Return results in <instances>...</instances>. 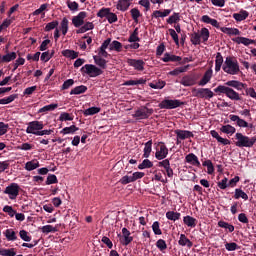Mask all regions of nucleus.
Returning <instances> with one entry per match:
<instances>
[{"label": "nucleus", "instance_id": "nucleus-9", "mask_svg": "<svg viewBox=\"0 0 256 256\" xmlns=\"http://www.w3.org/2000/svg\"><path fill=\"white\" fill-rule=\"evenodd\" d=\"M168 155L169 148H167L165 143L159 142L156 147L155 158L158 159V161H163V159H166Z\"/></svg>", "mask_w": 256, "mask_h": 256}, {"label": "nucleus", "instance_id": "nucleus-7", "mask_svg": "<svg viewBox=\"0 0 256 256\" xmlns=\"http://www.w3.org/2000/svg\"><path fill=\"white\" fill-rule=\"evenodd\" d=\"M44 125L41 121H32L28 123V126L26 128V133L28 135H39V132L43 129Z\"/></svg>", "mask_w": 256, "mask_h": 256}, {"label": "nucleus", "instance_id": "nucleus-23", "mask_svg": "<svg viewBox=\"0 0 256 256\" xmlns=\"http://www.w3.org/2000/svg\"><path fill=\"white\" fill-rule=\"evenodd\" d=\"M17 59V53L10 52L6 55L2 56L0 55V63H11V61H15Z\"/></svg>", "mask_w": 256, "mask_h": 256}, {"label": "nucleus", "instance_id": "nucleus-51", "mask_svg": "<svg viewBox=\"0 0 256 256\" xmlns=\"http://www.w3.org/2000/svg\"><path fill=\"white\" fill-rule=\"evenodd\" d=\"M0 255L1 256H15V255H17V252L15 251V248L0 249Z\"/></svg>", "mask_w": 256, "mask_h": 256}, {"label": "nucleus", "instance_id": "nucleus-3", "mask_svg": "<svg viewBox=\"0 0 256 256\" xmlns=\"http://www.w3.org/2000/svg\"><path fill=\"white\" fill-rule=\"evenodd\" d=\"M235 139H236V142H235L236 147H240V148L241 147L251 148L256 143V136L249 137L239 132L235 134Z\"/></svg>", "mask_w": 256, "mask_h": 256}, {"label": "nucleus", "instance_id": "nucleus-37", "mask_svg": "<svg viewBox=\"0 0 256 256\" xmlns=\"http://www.w3.org/2000/svg\"><path fill=\"white\" fill-rule=\"evenodd\" d=\"M188 69H189V65L181 66V67L175 68L174 70L170 71L168 73V75H172L173 77H177V75H181V73L187 72Z\"/></svg>", "mask_w": 256, "mask_h": 256}, {"label": "nucleus", "instance_id": "nucleus-10", "mask_svg": "<svg viewBox=\"0 0 256 256\" xmlns=\"http://www.w3.org/2000/svg\"><path fill=\"white\" fill-rule=\"evenodd\" d=\"M181 105H185V102H181V100H169L165 99L159 104L160 109H177V107H181Z\"/></svg>", "mask_w": 256, "mask_h": 256}, {"label": "nucleus", "instance_id": "nucleus-13", "mask_svg": "<svg viewBox=\"0 0 256 256\" xmlns=\"http://www.w3.org/2000/svg\"><path fill=\"white\" fill-rule=\"evenodd\" d=\"M229 119H230V121H233L234 123H236V125L240 128H247V127H250V129L253 128V124L249 125V123L247 121L241 119L238 115L231 114L229 116Z\"/></svg>", "mask_w": 256, "mask_h": 256}, {"label": "nucleus", "instance_id": "nucleus-28", "mask_svg": "<svg viewBox=\"0 0 256 256\" xmlns=\"http://www.w3.org/2000/svg\"><path fill=\"white\" fill-rule=\"evenodd\" d=\"M234 41L238 45H245L246 47L249 45H254L255 43V40L245 38V37H237L236 39H234Z\"/></svg>", "mask_w": 256, "mask_h": 256}, {"label": "nucleus", "instance_id": "nucleus-26", "mask_svg": "<svg viewBox=\"0 0 256 256\" xmlns=\"http://www.w3.org/2000/svg\"><path fill=\"white\" fill-rule=\"evenodd\" d=\"M169 15H171V9H165L164 11L155 10L152 13V18L159 19V17H169Z\"/></svg>", "mask_w": 256, "mask_h": 256}, {"label": "nucleus", "instance_id": "nucleus-42", "mask_svg": "<svg viewBox=\"0 0 256 256\" xmlns=\"http://www.w3.org/2000/svg\"><path fill=\"white\" fill-rule=\"evenodd\" d=\"M234 198L235 199H243L244 201H247L249 199V196L247 195V193H245V191L237 188L235 190Z\"/></svg>", "mask_w": 256, "mask_h": 256}, {"label": "nucleus", "instance_id": "nucleus-32", "mask_svg": "<svg viewBox=\"0 0 256 256\" xmlns=\"http://www.w3.org/2000/svg\"><path fill=\"white\" fill-rule=\"evenodd\" d=\"M60 31L62 35H67L69 31V19L67 17H64L60 23Z\"/></svg>", "mask_w": 256, "mask_h": 256}, {"label": "nucleus", "instance_id": "nucleus-61", "mask_svg": "<svg viewBox=\"0 0 256 256\" xmlns=\"http://www.w3.org/2000/svg\"><path fill=\"white\" fill-rule=\"evenodd\" d=\"M152 230H153V233L155 235H163V232L161 231V227H160L159 221H155L152 224Z\"/></svg>", "mask_w": 256, "mask_h": 256}, {"label": "nucleus", "instance_id": "nucleus-49", "mask_svg": "<svg viewBox=\"0 0 256 256\" xmlns=\"http://www.w3.org/2000/svg\"><path fill=\"white\" fill-rule=\"evenodd\" d=\"M218 226L221 227L222 229H228L229 233H233L235 231V226L225 221H219Z\"/></svg>", "mask_w": 256, "mask_h": 256}, {"label": "nucleus", "instance_id": "nucleus-60", "mask_svg": "<svg viewBox=\"0 0 256 256\" xmlns=\"http://www.w3.org/2000/svg\"><path fill=\"white\" fill-rule=\"evenodd\" d=\"M57 107H59L58 104L46 105V106L42 107V108L39 110V113H45V112H47V111H55V109H57Z\"/></svg>", "mask_w": 256, "mask_h": 256}, {"label": "nucleus", "instance_id": "nucleus-20", "mask_svg": "<svg viewBox=\"0 0 256 256\" xmlns=\"http://www.w3.org/2000/svg\"><path fill=\"white\" fill-rule=\"evenodd\" d=\"M212 77H213V70H211V69L207 70L204 73L202 79L198 82V85L200 87H205V85H207V83H209V81H211Z\"/></svg>", "mask_w": 256, "mask_h": 256}, {"label": "nucleus", "instance_id": "nucleus-25", "mask_svg": "<svg viewBox=\"0 0 256 256\" xmlns=\"http://www.w3.org/2000/svg\"><path fill=\"white\" fill-rule=\"evenodd\" d=\"M92 29H95V24L93 22H86L83 26H80L76 33H87V31H92Z\"/></svg>", "mask_w": 256, "mask_h": 256}, {"label": "nucleus", "instance_id": "nucleus-35", "mask_svg": "<svg viewBox=\"0 0 256 256\" xmlns=\"http://www.w3.org/2000/svg\"><path fill=\"white\" fill-rule=\"evenodd\" d=\"M222 66H223V56L221 55V52H218L216 54V59H215V71H216V73H219V71H221Z\"/></svg>", "mask_w": 256, "mask_h": 256}, {"label": "nucleus", "instance_id": "nucleus-11", "mask_svg": "<svg viewBox=\"0 0 256 256\" xmlns=\"http://www.w3.org/2000/svg\"><path fill=\"white\" fill-rule=\"evenodd\" d=\"M194 93L195 97L206 100L213 99V97L215 96V93H213L209 88L194 89Z\"/></svg>", "mask_w": 256, "mask_h": 256}, {"label": "nucleus", "instance_id": "nucleus-19", "mask_svg": "<svg viewBox=\"0 0 256 256\" xmlns=\"http://www.w3.org/2000/svg\"><path fill=\"white\" fill-rule=\"evenodd\" d=\"M185 161L190 165H194V167H201V162H199V158L193 153L186 155Z\"/></svg>", "mask_w": 256, "mask_h": 256}, {"label": "nucleus", "instance_id": "nucleus-30", "mask_svg": "<svg viewBox=\"0 0 256 256\" xmlns=\"http://www.w3.org/2000/svg\"><path fill=\"white\" fill-rule=\"evenodd\" d=\"M220 131L221 133H225L226 135H235V132L237 131V129L232 126V125H223L221 128H220Z\"/></svg>", "mask_w": 256, "mask_h": 256}, {"label": "nucleus", "instance_id": "nucleus-55", "mask_svg": "<svg viewBox=\"0 0 256 256\" xmlns=\"http://www.w3.org/2000/svg\"><path fill=\"white\" fill-rule=\"evenodd\" d=\"M153 167V162L149 159H145L141 164L138 165V169H151Z\"/></svg>", "mask_w": 256, "mask_h": 256}, {"label": "nucleus", "instance_id": "nucleus-46", "mask_svg": "<svg viewBox=\"0 0 256 256\" xmlns=\"http://www.w3.org/2000/svg\"><path fill=\"white\" fill-rule=\"evenodd\" d=\"M147 80L140 78L138 80H128L124 83L126 86H133V85H145Z\"/></svg>", "mask_w": 256, "mask_h": 256}, {"label": "nucleus", "instance_id": "nucleus-5", "mask_svg": "<svg viewBox=\"0 0 256 256\" xmlns=\"http://www.w3.org/2000/svg\"><path fill=\"white\" fill-rule=\"evenodd\" d=\"M20 191H21V186L13 182L5 188L4 195H7L10 201H15L19 197Z\"/></svg>", "mask_w": 256, "mask_h": 256}, {"label": "nucleus", "instance_id": "nucleus-45", "mask_svg": "<svg viewBox=\"0 0 256 256\" xmlns=\"http://www.w3.org/2000/svg\"><path fill=\"white\" fill-rule=\"evenodd\" d=\"M202 165L203 167H207L208 175H213V173H215V167L213 166V162H211V160H205Z\"/></svg>", "mask_w": 256, "mask_h": 256}, {"label": "nucleus", "instance_id": "nucleus-2", "mask_svg": "<svg viewBox=\"0 0 256 256\" xmlns=\"http://www.w3.org/2000/svg\"><path fill=\"white\" fill-rule=\"evenodd\" d=\"M222 69L224 73H228V75H238L240 71L239 62L233 57H227Z\"/></svg>", "mask_w": 256, "mask_h": 256}, {"label": "nucleus", "instance_id": "nucleus-58", "mask_svg": "<svg viewBox=\"0 0 256 256\" xmlns=\"http://www.w3.org/2000/svg\"><path fill=\"white\" fill-rule=\"evenodd\" d=\"M73 119H74L73 114H69L67 112H63L59 116V121H62V122L63 121H73Z\"/></svg>", "mask_w": 256, "mask_h": 256}, {"label": "nucleus", "instance_id": "nucleus-18", "mask_svg": "<svg viewBox=\"0 0 256 256\" xmlns=\"http://www.w3.org/2000/svg\"><path fill=\"white\" fill-rule=\"evenodd\" d=\"M195 83H197V80L195 79V76H191V75L184 76L180 81V84L183 85L184 87H193Z\"/></svg>", "mask_w": 256, "mask_h": 256}, {"label": "nucleus", "instance_id": "nucleus-54", "mask_svg": "<svg viewBox=\"0 0 256 256\" xmlns=\"http://www.w3.org/2000/svg\"><path fill=\"white\" fill-rule=\"evenodd\" d=\"M42 233H57V227L53 225H45L41 228Z\"/></svg>", "mask_w": 256, "mask_h": 256}, {"label": "nucleus", "instance_id": "nucleus-27", "mask_svg": "<svg viewBox=\"0 0 256 256\" xmlns=\"http://www.w3.org/2000/svg\"><path fill=\"white\" fill-rule=\"evenodd\" d=\"M178 245H181V247L188 246V248L191 249V247H193V242H191V240H189L185 234H181Z\"/></svg>", "mask_w": 256, "mask_h": 256}, {"label": "nucleus", "instance_id": "nucleus-22", "mask_svg": "<svg viewBox=\"0 0 256 256\" xmlns=\"http://www.w3.org/2000/svg\"><path fill=\"white\" fill-rule=\"evenodd\" d=\"M162 61L164 63H169V62L177 63V62L181 61V56H176V55H173L170 53H165L164 57L162 58Z\"/></svg>", "mask_w": 256, "mask_h": 256}, {"label": "nucleus", "instance_id": "nucleus-29", "mask_svg": "<svg viewBox=\"0 0 256 256\" xmlns=\"http://www.w3.org/2000/svg\"><path fill=\"white\" fill-rule=\"evenodd\" d=\"M247 17H249V12H247L246 10H241L239 13L233 14V19L238 22L245 21Z\"/></svg>", "mask_w": 256, "mask_h": 256}, {"label": "nucleus", "instance_id": "nucleus-44", "mask_svg": "<svg viewBox=\"0 0 256 256\" xmlns=\"http://www.w3.org/2000/svg\"><path fill=\"white\" fill-rule=\"evenodd\" d=\"M64 57H68V59H77L79 57V52H75V50H64L62 52Z\"/></svg>", "mask_w": 256, "mask_h": 256}, {"label": "nucleus", "instance_id": "nucleus-24", "mask_svg": "<svg viewBox=\"0 0 256 256\" xmlns=\"http://www.w3.org/2000/svg\"><path fill=\"white\" fill-rule=\"evenodd\" d=\"M183 223H184V225H187L191 229L197 227V219H195L189 215L183 217Z\"/></svg>", "mask_w": 256, "mask_h": 256}, {"label": "nucleus", "instance_id": "nucleus-4", "mask_svg": "<svg viewBox=\"0 0 256 256\" xmlns=\"http://www.w3.org/2000/svg\"><path fill=\"white\" fill-rule=\"evenodd\" d=\"M209 29L202 28L200 32H194L190 36V41L192 45H201V39L203 43H207L209 41Z\"/></svg>", "mask_w": 256, "mask_h": 256}, {"label": "nucleus", "instance_id": "nucleus-34", "mask_svg": "<svg viewBox=\"0 0 256 256\" xmlns=\"http://www.w3.org/2000/svg\"><path fill=\"white\" fill-rule=\"evenodd\" d=\"M87 92V86L85 85H80L76 86L70 91V95H83V93Z\"/></svg>", "mask_w": 256, "mask_h": 256}, {"label": "nucleus", "instance_id": "nucleus-47", "mask_svg": "<svg viewBox=\"0 0 256 256\" xmlns=\"http://www.w3.org/2000/svg\"><path fill=\"white\" fill-rule=\"evenodd\" d=\"M13 21H15V17L6 18L0 25V33L1 31H5V29H7L11 25V23H13Z\"/></svg>", "mask_w": 256, "mask_h": 256}, {"label": "nucleus", "instance_id": "nucleus-43", "mask_svg": "<svg viewBox=\"0 0 256 256\" xmlns=\"http://www.w3.org/2000/svg\"><path fill=\"white\" fill-rule=\"evenodd\" d=\"M152 147H153V141L149 140L148 142L145 143L144 154H143V157H145V159H149V155H151Z\"/></svg>", "mask_w": 256, "mask_h": 256}, {"label": "nucleus", "instance_id": "nucleus-48", "mask_svg": "<svg viewBox=\"0 0 256 256\" xmlns=\"http://www.w3.org/2000/svg\"><path fill=\"white\" fill-rule=\"evenodd\" d=\"M15 99H17V94H12L8 97L0 99V105H9V103H13Z\"/></svg>", "mask_w": 256, "mask_h": 256}, {"label": "nucleus", "instance_id": "nucleus-50", "mask_svg": "<svg viewBox=\"0 0 256 256\" xmlns=\"http://www.w3.org/2000/svg\"><path fill=\"white\" fill-rule=\"evenodd\" d=\"M101 112V108L99 107H90L84 110V115L87 117L89 115H97V113Z\"/></svg>", "mask_w": 256, "mask_h": 256}, {"label": "nucleus", "instance_id": "nucleus-57", "mask_svg": "<svg viewBox=\"0 0 256 256\" xmlns=\"http://www.w3.org/2000/svg\"><path fill=\"white\" fill-rule=\"evenodd\" d=\"M54 53H55L54 51H52V52H49V51L43 52L40 56L41 61H43L44 63H47V61H49L53 57Z\"/></svg>", "mask_w": 256, "mask_h": 256}, {"label": "nucleus", "instance_id": "nucleus-14", "mask_svg": "<svg viewBox=\"0 0 256 256\" xmlns=\"http://www.w3.org/2000/svg\"><path fill=\"white\" fill-rule=\"evenodd\" d=\"M175 135L177 137V145H179V139L181 141H185V139H191V137H193V132L189 131V130H175Z\"/></svg>", "mask_w": 256, "mask_h": 256}, {"label": "nucleus", "instance_id": "nucleus-17", "mask_svg": "<svg viewBox=\"0 0 256 256\" xmlns=\"http://www.w3.org/2000/svg\"><path fill=\"white\" fill-rule=\"evenodd\" d=\"M210 134L218 143H221V145H231V140L221 137L218 131L212 130Z\"/></svg>", "mask_w": 256, "mask_h": 256}, {"label": "nucleus", "instance_id": "nucleus-38", "mask_svg": "<svg viewBox=\"0 0 256 256\" xmlns=\"http://www.w3.org/2000/svg\"><path fill=\"white\" fill-rule=\"evenodd\" d=\"M95 64L101 69H107V60L103 59L101 56H93Z\"/></svg>", "mask_w": 256, "mask_h": 256}, {"label": "nucleus", "instance_id": "nucleus-8", "mask_svg": "<svg viewBox=\"0 0 256 256\" xmlns=\"http://www.w3.org/2000/svg\"><path fill=\"white\" fill-rule=\"evenodd\" d=\"M82 71L90 77H99V75H103V70H101V68H98L93 64L84 65L82 67Z\"/></svg>", "mask_w": 256, "mask_h": 256}, {"label": "nucleus", "instance_id": "nucleus-63", "mask_svg": "<svg viewBox=\"0 0 256 256\" xmlns=\"http://www.w3.org/2000/svg\"><path fill=\"white\" fill-rule=\"evenodd\" d=\"M59 26V21L54 20L48 24H46L45 26V31H53V29H57V27Z\"/></svg>", "mask_w": 256, "mask_h": 256}, {"label": "nucleus", "instance_id": "nucleus-36", "mask_svg": "<svg viewBox=\"0 0 256 256\" xmlns=\"http://www.w3.org/2000/svg\"><path fill=\"white\" fill-rule=\"evenodd\" d=\"M76 131H79V128L75 125L63 128L60 133L61 135H73Z\"/></svg>", "mask_w": 256, "mask_h": 256}, {"label": "nucleus", "instance_id": "nucleus-39", "mask_svg": "<svg viewBox=\"0 0 256 256\" xmlns=\"http://www.w3.org/2000/svg\"><path fill=\"white\" fill-rule=\"evenodd\" d=\"M166 218L168 221H179L181 219V213L175 211L166 212Z\"/></svg>", "mask_w": 256, "mask_h": 256}, {"label": "nucleus", "instance_id": "nucleus-12", "mask_svg": "<svg viewBox=\"0 0 256 256\" xmlns=\"http://www.w3.org/2000/svg\"><path fill=\"white\" fill-rule=\"evenodd\" d=\"M87 18V12L82 11L78 15L72 18V24L74 27L79 28L85 24V19Z\"/></svg>", "mask_w": 256, "mask_h": 256}, {"label": "nucleus", "instance_id": "nucleus-53", "mask_svg": "<svg viewBox=\"0 0 256 256\" xmlns=\"http://www.w3.org/2000/svg\"><path fill=\"white\" fill-rule=\"evenodd\" d=\"M180 20H181V16L179 15V13H173V15H171L167 19V23L168 25H173V23H177Z\"/></svg>", "mask_w": 256, "mask_h": 256}, {"label": "nucleus", "instance_id": "nucleus-59", "mask_svg": "<svg viewBox=\"0 0 256 256\" xmlns=\"http://www.w3.org/2000/svg\"><path fill=\"white\" fill-rule=\"evenodd\" d=\"M3 212L4 213H7V215H9V217H15L17 211H15L13 209V206H9V205H6L3 207Z\"/></svg>", "mask_w": 256, "mask_h": 256}, {"label": "nucleus", "instance_id": "nucleus-33", "mask_svg": "<svg viewBox=\"0 0 256 256\" xmlns=\"http://www.w3.org/2000/svg\"><path fill=\"white\" fill-rule=\"evenodd\" d=\"M38 167H39V161L37 159L28 161L25 164L26 171H35V169H38Z\"/></svg>", "mask_w": 256, "mask_h": 256}, {"label": "nucleus", "instance_id": "nucleus-6", "mask_svg": "<svg viewBox=\"0 0 256 256\" xmlns=\"http://www.w3.org/2000/svg\"><path fill=\"white\" fill-rule=\"evenodd\" d=\"M153 113H154L153 108H148L147 106H142L134 112L132 117H134V119H138V120L149 119V117H151L153 115Z\"/></svg>", "mask_w": 256, "mask_h": 256}, {"label": "nucleus", "instance_id": "nucleus-64", "mask_svg": "<svg viewBox=\"0 0 256 256\" xmlns=\"http://www.w3.org/2000/svg\"><path fill=\"white\" fill-rule=\"evenodd\" d=\"M156 247L159 249V251H165V249H167V242H165L163 239H159L156 242Z\"/></svg>", "mask_w": 256, "mask_h": 256}, {"label": "nucleus", "instance_id": "nucleus-15", "mask_svg": "<svg viewBox=\"0 0 256 256\" xmlns=\"http://www.w3.org/2000/svg\"><path fill=\"white\" fill-rule=\"evenodd\" d=\"M132 242L133 238L131 236V232L127 228H122V239H120V243L127 247V245Z\"/></svg>", "mask_w": 256, "mask_h": 256}, {"label": "nucleus", "instance_id": "nucleus-31", "mask_svg": "<svg viewBox=\"0 0 256 256\" xmlns=\"http://www.w3.org/2000/svg\"><path fill=\"white\" fill-rule=\"evenodd\" d=\"M4 236L6 237L7 241H17V232L13 229H6L4 231Z\"/></svg>", "mask_w": 256, "mask_h": 256}, {"label": "nucleus", "instance_id": "nucleus-41", "mask_svg": "<svg viewBox=\"0 0 256 256\" xmlns=\"http://www.w3.org/2000/svg\"><path fill=\"white\" fill-rule=\"evenodd\" d=\"M121 49H123V44H121V42L117 40L110 42L109 51H117V53H120Z\"/></svg>", "mask_w": 256, "mask_h": 256}, {"label": "nucleus", "instance_id": "nucleus-21", "mask_svg": "<svg viewBox=\"0 0 256 256\" xmlns=\"http://www.w3.org/2000/svg\"><path fill=\"white\" fill-rule=\"evenodd\" d=\"M131 1L132 0H118L116 9H118V11H122V12L127 11V9H129V7H131Z\"/></svg>", "mask_w": 256, "mask_h": 256}, {"label": "nucleus", "instance_id": "nucleus-40", "mask_svg": "<svg viewBox=\"0 0 256 256\" xmlns=\"http://www.w3.org/2000/svg\"><path fill=\"white\" fill-rule=\"evenodd\" d=\"M220 31L226 35H241V31H239L237 28L222 27L220 28Z\"/></svg>", "mask_w": 256, "mask_h": 256}, {"label": "nucleus", "instance_id": "nucleus-56", "mask_svg": "<svg viewBox=\"0 0 256 256\" xmlns=\"http://www.w3.org/2000/svg\"><path fill=\"white\" fill-rule=\"evenodd\" d=\"M131 13V17L133 19V21H135V23H137L139 21V17H141V11H139V9L137 8H133L130 10Z\"/></svg>", "mask_w": 256, "mask_h": 256}, {"label": "nucleus", "instance_id": "nucleus-16", "mask_svg": "<svg viewBox=\"0 0 256 256\" xmlns=\"http://www.w3.org/2000/svg\"><path fill=\"white\" fill-rule=\"evenodd\" d=\"M128 64L130 67H133L136 71H144L145 70V61L130 59L128 60Z\"/></svg>", "mask_w": 256, "mask_h": 256}, {"label": "nucleus", "instance_id": "nucleus-1", "mask_svg": "<svg viewBox=\"0 0 256 256\" xmlns=\"http://www.w3.org/2000/svg\"><path fill=\"white\" fill-rule=\"evenodd\" d=\"M225 85H219L214 89V92L223 93L226 95V97H228V99H231V101H241V95L237 91H243V89H245V83L237 80H229L225 83Z\"/></svg>", "mask_w": 256, "mask_h": 256}, {"label": "nucleus", "instance_id": "nucleus-52", "mask_svg": "<svg viewBox=\"0 0 256 256\" xmlns=\"http://www.w3.org/2000/svg\"><path fill=\"white\" fill-rule=\"evenodd\" d=\"M111 12V8H102L98 11L97 17L100 19L106 18L109 16V13Z\"/></svg>", "mask_w": 256, "mask_h": 256}, {"label": "nucleus", "instance_id": "nucleus-62", "mask_svg": "<svg viewBox=\"0 0 256 256\" xmlns=\"http://www.w3.org/2000/svg\"><path fill=\"white\" fill-rule=\"evenodd\" d=\"M19 236L22 241H25L26 243H29V241H31V236H29V232H27L26 230H20Z\"/></svg>", "mask_w": 256, "mask_h": 256}]
</instances>
